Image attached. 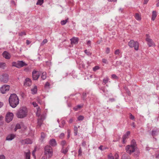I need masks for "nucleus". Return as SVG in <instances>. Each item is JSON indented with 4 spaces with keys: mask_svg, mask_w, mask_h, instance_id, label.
I'll return each instance as SVG.
<instances>
[{
    "mask_svg": "<svg viewBox=\"0 0 159 159\" xmlns=\"http://www.w3.org/2000/svg\"><path fill=\"white\" fill-rule=\"evenodd\" d=\"M9 102L10 106L12 108H15L19 103V99L17 95L15 93L11 95L9 98Z\"/></svg>",
    "mask_w": 159,
    "mask_h": 159,
    "instance_id": "1",
    "label": "nucleus"
},
{
    "mask_svg": "<svg viewBox=\"0 0 159 159\" xmlns=\"http://www.w3.org/2000/svg\"><path fill=\"white\" fill-rule=\"evenodd\" d=\"M28 110L25 107H20L17 111L16 115L19 118H23L26 117L27 115Z\"/></svg>",
    "mask_w": 159,
    "mask_h": 159,
    "instance_id": "2",
    "label": "nucleus"
},
{
    "mask_svg": "<svg viewBox=\"0 0 159 159\" xmlns=\"http://www.w3.org/2000/svg\"><path fill=\"white\" fill-rule=\"evenodd\" d=\"M44 154L48 159L51 158L53 156V150L52 147L49 145H46L44 148Z\"/></svg>",
    "mask_w": 159,
    "mask_h": 159,
    "instance_id": "3",
    "label": "nucleus"
},
{
    "mask_svg": "<svg viewBox=\"0 0 159 159\" xmlns=\"http://www.w3.org/2000/svg\"><path fill=\"white\" fill-rule=\"evenodd\" d=\"M136 146L135 140H132L131 144L126 146L125 148L126 152L128 153L131 154L135 151L136 149L137 148Z\"/></svg>",
    "mask_w": 159,
    "mask_h": 159,
    "instance_id": "4",
    "label": "nucleus"
},
{
    "mask_svg": "<svg viewBox=\"0 0 159 159\" xmlns=\"http://www.w3.org/2000/svg\"><path fill=\"white\" fill-rule=\"evenodd\" d=\"M128 45L130 48H134L135 50L137 51L139 49V44L137 41L131 40L128 43Z\"/></svg>",
    "mask_w": 159,
    "mask_h": 159,
    "instance_id": "5",
    "label": "nucleus"
},
{
    "mask_svg": "<svg viewBox=\"0 0 159 159\" xmlns=\"http://www.w3.org/2000/svg\"><path fill=\"white\" fill-rule=\"evenodd\" d=\"M146 40L147 42V44L149 47L155 46V44L152 40L150 38V37L148 34H146Z\"/></svg>",
    "mask_w": 159,
    "mask_h": 159,
    "instance_id": "6",
    "label": "nucleus"
},
{
    "mask_svg": "<svg viewBox=\"0 0 159 159\" xmlns=\"http://www.w3.org/2000/svg\"><path fill=\"white\" fill-rule=\"evenodd\" d=\"M0 80L3 83H6L8 81V75L7 74H3L0 76Z\"/></svg>",
    "mask_w": 159,
    "mask_h": 159,
    "instance_id": "7",
    "label": "nucleus"
},
{
    "mask_svg": "<svg viewBox=\"0 0 159 159\" xmlns=\"http://www.w3.org/2000/svg\"><path fill=\"white\" fill-rule=\"evenodd\" d=\"M10 87L9 85H4L0 89V91L2 94L5 93L7 92L10 89Z\"/></svg>",
    "mask_w": 159,
    "mask_h": 159,
    "instance_id": "8",
    "label": "nucleus"
},
{
    "mask_svg": "<svg viewBox=\"0 0 159 159\" xmlns=\"http://www.w3.org/2000/svg\"><path fill=\"white\" fill-rule=\"evenodd\" d=\"M13 114L11 112L7 113L6 116V121L8 123L10 122L13 118Z\"/></svg>",
    "mask_w": 159,
    "mask_h": 159,
    "instance_id": "9",
    "label": "nucleus"
},
{
    "mask_svg": "<svg viewBox=\"0 0 159 159\" xmlns=\"http://www.w3.org/2000/svg\"><path fill=\"white\" fill-rule=\"evenodd\" d=\"M32 77L34 80H37L40 76L39 73L37 71L34 70L32 72Z\"/></svg>",
    "mask_w": 159,
    "mask_h": 159,
    "instance_id": "10",
    "label": "nucleus"
},
{
    "mask_svg": "<svg viewBox=\"0 0 159 159\" xmlns=\"http://www.w3.org/2000/svg\"><path fill=\"white\" fill-rule=\"evenodd\" d=\"M3 57L7 59H10L11 58V54L7 51H4L2 53Z\"/></svg>",
    "mask_w": 159,
    "mask_h": 159,
    "instance_id": "11",
    "label": "nucleus"
},
{
    "mask_svg": "<svg viewBox=\"0 0 159 159\" xmlns=\"http://www.w3.org/2000/svg\"><path fill=\"white\" fill-rule=\"evenodd\" d=\"M130 132L128 131L122 137V143L123 144H125L126 143V141L125 140L128 138V137L129 135H130Z\"/></svg>",
    "mask_w": 159,
    "mask_h": 159,
    "instance_id": "12",
    "label": "nucleus"
},
{
    "mask_svg": "<svg viewBox=\"0 0 159 159\" xmlns=\"http://www.w3.org/2000/svg\"><path fill=\"white\" fill-rule=\"evenodd\" d=\"M18 68H20L21 67L27 66V64L25 62L22 61H18Z\"/></svg>",
    "mask_w": 159,
    "mask_h": 159,
    "instance_id": "13",
    "label": "nucleus"
},
{
    "mask_svg": "<svg viewBox=\"0 0 159 159\" xmlns=\"http://www.w3.org/2000/svg\"><path fill=\"white\" fill-rule=\"evenodd\" d=\"M24 82V85L27 86H30L32 84L31 80L29 78H26Z\"/></svg>",
    "mask_w": 159,
    "mask_h": 159,
    "instance_id": "14",
    "label": "nucleus"
},
{
    "mask_svg": "<svg viewBox=\"0 0 159 159\" xmlns=\"http://www.w3.org/2000/svg\"><path fill=\"white\" fill-rule=\"evenodd\" d=\"M22 143L23 144H31L32 143L31 140L29 139H26L22 141Z\"/></svg>",
    "mask_w": 159,
    "mask_h": 159,
    "instance_id": "15",
    "label": "nucleus"
},
{
    "mask_svg": "<svg viewBox=\"0 0 159 159\" xmlns=\"http://www.w3.org/2000/svg\"><path fill=\"white\" fill-rule=\"evenodd\" d=\"M78 40L79 39L78 38L73 37L70 39L71 43L72 44H77L78 43Z\"/></svg>",
    "mask_w": 159,
    "mask_h": 159,
    "instance_id": "16",
    "label": "nucleus"
},
{
    "mask_svg": "<svg viewBox=\"0 0 159 159\" xmlns=\"http://www.w3.org/2000/svg\"><path fill=\"white\" fill-rule=\"evenodd\" d=\"M49 144L52 146H55L57 145V143L56 140L54 139H51L49 141Z\"/></svg>",
    "mask_w": 159,
    "mask_h": 159,
    "instance_id": "17",
    "label": "nucleus"
},
{
    "mask_svg": "<svg viewBox=\"0 0 159 159\" xmlns=\"http://www.w3.org/2000/svg\"><path fill=\"white\" fill-rule=\"evenodd\" d=\"M15 136L13 134H10L8 135L7 138L6 139L8 140H11L15 137Z\"/></svg>",
    "mask_w": 159,
    "mask_h": 159,
    "instance_id": "18",
    "label": "nucleus"
},
{
    "mask_svg": "<svg viewBox=\"0 0 159 159\" xmlns=\"http://www.w3.org/2000/svg\"><path fill=\"white\" fill-rule=\"evenodd\" d=\"M69 149V147L68 146L67 148H66L65 149L64 148H62L61 152L64 153L65 154H66L68 151V150Z\"/></svg>",
    "mask_w": 159,
    "mask_h": 159,
    "instance_id": "19",
    "label": "nucleus"
},
{
    "mask_svg": "<svg viewBox=\"0 0 159 159\" xmlns=\"http://www.w3.org/2000/svg\"><path fill=\"white\" fill-rule=\"evenodd\" d=\"M121 159H130V158L127 154L125 153L122 155Z\"/></svg>",
    "mask_w": 159,
    "mask_h": 159,
    "instance_id": "20",
    "label": "nucleus"
},
{
    "mask_svg": "<svg viewBox=\"0 0 159 159\" xmlns=\"http://www.w3.org/2000/svg\"><path fill=\"white\" fill-rule=\"evenodd\" d=\"M37 88L36 86H34V88L31 89L32 93L33 94H35L37 93Z\"/></svg>",
    "mask_w": 159,
    "mask_h": 159,
    "instance_id": "21",
    "label": "nucleus"
},
{
    "mask_svg": "<svg viewBox=\"0 0 159 159\" xmlns=\"http://www.w3.org/2000/svg\"><path fill=\"white\" fill-rule=\"evenodd\" d=\"M157 12L156 11H153L152 12V20H154L157 16Z\"/></svg>",
    "mask_w": 159,
    "mask_h": 159,
    "instance_id": "22",
    "label": "nucleus"
},
{
    "mask_svg": "<svg viewBox=\"0 0 159 159\" xmlns=\"http://www.w3.org/2000/svg\"><path fill=\"white\" fill-rule=\"evenodd\" d=\"M25 159H30V152L29 151L27 152H25Z\"/></svg>",
    "mask_w": 159,
    "mask_h": 159,
    "instance_id": "23",
    "label": "nucleus"
},
{
    "mask_svg": "<svg viewBox=\"0 0 159 159\" xmlns=\"http://www.w3.org/2000/svg\"><path fill=\"white\" fill-rule=\"evenodd\" d=\"M46 136L45 134L43 132H42L41 133V138L40 139V140L42 142L44 139L45 138V137Z\"/></svg>",
    "mask_w": 159,
    "mask_h": 159,
    "instance_id": "24",
    "label": "nucleus"
},
{
    "mask_svg": "<svg viewBox=\"0 0 159 159\" xmlns=\"http://www.w3.org/2000/svg\"><path fill=\"white\" fill-rule=\"evenodd\" d=\"M47 77L46 73V72H44L42 73V75L41 77V78L43 80H45Z\"/></svg>",
    "mask_w": 159,
    "mask_h": 159,
    "instance_id": "25",
    "label": "nucleus"
},
{
    "mask_svg": "<svg viewBox=\"0 0 159 159\" xmlns=\"http://www.w3.org/2000/svg\"><path fill=\"white\" fill-rule=\"evenodd\" d=\"M60 144L62 148H64V146L66 144V142L65 140H63L61 141Z\"/></svg>",
    "mask_w": 159,
    "mask_h": 159,
    "instance_id": "26",
    "label": "nucleus"
},
{
    "mask_svg": "<svg viewBox=\"0 0 159 159\" xmlns=\"http://www.w3.org/2000/svg\"><path fill=\"white\" fill-rule=\"evenodd\" d=\"M74 130L75 135H77L78 133V128L76 126H74Z\"/></svg>",
    "mask_w": 159,
    "mask_h": 159,
    "instance_id": "27",
    "label": "nucleus"
},
{
    "mask_svg": "<svg viewBox=\"0 0 159 159\" xmlns=\"http://www.w3.org/2000/svg\"><path fill=\"white\" fill-rule=\"evenodd\" d=\"M43 2V0H38L36 5H41Z\"/></svg>",
    "mask_w": 159,
    "mask_h": 159,
    "instance_id": "28",
    "label": "nucleus"
},
{
    "mask_svg": "<svg viewBox=\"0 0 159 159\" xmlns=\"http://www.w3.org/2000/svg\"><path fill=\"white\" fill-rule=\"evenodd\" d=\"M135 17L137 20H140L141 19L140 16L138 13L136 14Z\"/></svg>",
    "mask_w": 159,
    "mask_h": 159,
    "instance_id": "29",
    "label": "nucleus"
},
{
    "mask_svg": "<svg viewBox=\"0 0 159 159\" xmlns=\"http://www.w3.org/2000/svg\"><path fill=\"white\" fill-rule=\"evenodd\" d=\"M18 61L17 62L14 61L12 63V65L13 66L16 67L18 68Z\"/></svg>",
    "mask_w": 159,
    "mask_h": 159,
    "instance_id": "30",
    "label": "nucleus"
},
{
    "mask_svg": "<svg viewBox=\"0 0 159 159\" xmlns=\"http://www.w3.org/2000/svg\"><path fill=\"white\" fill-rule=\"evenodd\" d=\"M48 40L46 39H44L42 41V42L41 43L40 46H43L45 44L47 43L48 42Z\"/></svg>",
    "mask_w": 159,
    "mask_h": 159,
    "instance_id": "31",
    "label": "nucleus"
},
{
    "mask_svg": "<svg viewBox=\"0 0 159 159\" xmlns=\"http://www.w3.org/2000/svg\"><path fill=\"white\" fill-rule=\"evenodd\" d=\"M20 128L21 127L20 124H16L14 129L15 131H16L17 129H20Z\"/></svg>",
    "mask_w": 159,
    "mask_h": 159,
    "instance_id": "32",
    "label": "nucleus"
},
{
    "mask_svg": "<svg viewBox=\"0 0 159 159\" xmlns=\"http://www.w3.org/2000/svg\"><path fill=\"white\" fill-rule=\"evenodd\" d=\"M82 150L81 147H80L78 151V156H81L82 155Z\"/></svg>",
    "mask_w": 159,
    "mask_h": 159,
    "instance_id": "33",
    "label": "nucleus"
},
{
    "mask_svg": "<svg viewBox=\"0 0 159 159\" xmlns=\"http://www.w3.org/2000/svg\"><path fill=\"white\" fill-rule=\"evenodd\" d=\"M108 77H106L105 78L103 79V82L105 84L108 82Z\"/></svg>",
    "mask_w": 159,
    "mask_h": 159,
    "instance_id": "34",
    "label": "nucleus"
},
{
    "mask_svg": "<svg viewBox=\"0 0 159 159\" xmlns=\"http://www.w3.org/2000/svg\"><path fill=\"white\" fill-rule=\"evenodd\" d=\"M6 66V64L4 62H0V68H4Z\"/></svg>",
    "mask_w": 159,
    "mask_h": 159,
    "instance_id": "35",
    "label": "nucleus"
},
{
    "mask_svg": "<svg viewBox=\"0 0 159 159\" xmlns=\"http://www.w3.org/2000/svg\"><path fill=\"white\" fill-rule=\"evenodd\" d=\"M108 159H114V157L111 153H110L108 155Z\"/></svg>",
    "mask_w": 159,
    "mask_h": 159,
    "instance_id": "36",
    "label": "nucleus"
},
{
    "mask_svg": "<svg viewBox=\"0 0 159 159\" xmlns=\"http://www.w3.org/2000/svg\"><path fill=\"white\" fill-rule=\"evenodd\" d=\"M157 130H153L152 132V136H155L156 135Z\"/></svg>",
    "mask_w": 159,
    "mask_h": 159,
    "instance_id": "37",
    "label": "nucleus"
},
{
    "mask_svg": "<svg viewBox=\"0 0 159 159\" xmlns=\"http://www.w3.org/2000/svg\"><path fill=\"white\" fill-rule=\"evenodd\" d=\"M84 117L82 116H80L78 117V120H83Z\"/></svg>",
    "mask_w": 159,
    "mask_h": 159,
    "instance_id": "38",
    "label": "nucleus"
},
{
    "mask_svg": "<svg viewBox=\"0 0 159 159\" xmlns=\"http://www.w3.org/2000/svg\"><path fill=\"white\" fill-rule=\"evenodd\" d=\"M84 52L88 55H90L91 54L90 52L88 51L87 50H85Z\"/></svg>",
    "mask_w": 159,
    "mask_h": 159,
    "instance_id": "39",
    "label": "nucleus"
},
{
    "mask_svg": "<svg viewBox=\"0 0 159 159\" xmlns=\"http://www.w3.org/2000/svg\"><path fill=\"white\" fill-rule=\"evenodd\" d=\"M120 53V50L118 49L116 50L115 52V54L116 55H119Z\"/></svg>",
    "mask_w": 159,
    "mask_h": 159,
    "instance_id": "40",
    "label": "nucleus"
},
{
    "mask_svg": "<svg viewBox=\"0 0 159 159\" xmlns=\"http://www.w3.org/2000/svg\"><path fill=\"white\" fill-rule=\"evenodd\" d=\"M99 69V67L98 66H96L93 68V70L94 71H96L97 70Z\"/></svg>",
    "mask_w": 159,
    "mask_h": 159,
    "instance_id": "41",
    "label": "nucleus"
},
{
    "mask_svg": "<svg viewBox=\"0 0 159 159\" xmlns=\"http://www.w3.org/2000/svg\"><path fill=\"white\" fill-rule=\"evenodd\" d=\"M129 118L130 119L134 120V116L131 114H129Z\"/></svg>",
    "mask_w": 159,
    "mask_h": 159,
    "instance_id": "42",
    "label": "nucleus"
},
{
    "mask_svg": "<svg viewBox=\"0 0 159 159\" xmlns=\"http://www.w3.org/2000/svg\"><path fill=\"white\" fill-rule=\"evenodd\" d=\"M67 20H62L61 22V24L62 25H64L67 23Z\"/></svg>",
    "mask_w": 159,
    "mask_h": 159,
    "instance_id": "43",
    "label": "nucleus"
},
{
    "mask_svg": "<svg viewBox=\"0 0 159 159\" xmlns=\"http://www.w3.org/2000/svg\"><path fill=\"white\" fill-rule=\"evenodd\" d=\"M111 77L112 79H117V76L115 74H113L111 75Z\"/></svg>",
    "mask_w": 159,
    "mask_h": 159,
    "instance_id": "44",
    "label": "nucleus"
},
{
    "mask_svg": "<svg viewBox=\"0 0 159 159\" xmlns=\"http://www.w3.org/2000/svg\"><path fill=\"white\" fill-rule=\"evenodd\" d=\"M82 98L83 100H84L86 97V93H84L82 95Z\"/></svg>",
    "mask_w": 159,
    "mask_h": 159,
    "instance_id": "45",
    "label": "nucleus"
},
{
    "mask_svg": "<svg viewBox=\"0 0 159 159\" xmlns=\"http://www.w3.org/2000/svg\"><path fill=\"white\" fill-rule=\"evenodd\" d=\"M115 159H119V156L118 153L117 152L115 154Z\"/></svg>",
    "mask_w": 159,
    "mask_h": 159,
    "instance_id": "46",
    "label": "nucleus"
},
{
    "mask_svg": "<svg viewBox=\"0 0 159 159\" xmlns=\"http://www.w3.org/2000/svg\"><path fill=\"white\" fill-rule=\"evenodd\" d=\"M64 134L63 133H62L60 134L59 137L61 139H63L64 138Z\"/></svg>",
    "mask_w": 159,
    "mask_h": 159,
    "instance_id": "47",
    "label": "nucleus"
},
{
    "mask_svg": "<svg viewBox=\"0 0 159 159\" xmlns=\"http://www.w3.org/2000/svg\"><path fill=\"white\" fill-rule=\"evenodd\" d=\"M82 107H83V106H81L80 105H78L77 106V108H74V109H75V110L76 111V110H77L78 109Z\"/></svg>",
    "mask_w": 159,
    "mask_h": 159,
    "instance_id": "48",
    "label": "nucleus"
},
{
    "mask_svg": "<svg viewBox=\"0 0 159 159\" xmlns=\"http://www.w3.org/2000/svg\"><path fill=\"white\" fill-rule=\"evenodd\" d=\"M19 35L20 36H22L23 35H25L26 34L25 32H21L20 33H19Z\"/></svg>",
    "mask_w": 159,
    "mask_h": 159,
    "instance_id": "49",
    "label": "nucleus"
},
{
    "mask_svg": "<svg viewBox=\"0 0 159 159\" xmlns=\"http://www.w3.org/2000/svg\"><path fill=\"white\" fill-rule=\"evenodd\" d=\"M106 53L107 54H108L110 52V48H107L106 49Z\"/></svg>",
    "mask_w": 159,
    "mask_h": 159,
    "instance_id": "50",
    "label": "nucleus"
},
{
    "mask_svg": "<svg viewBox=\"0 0 159 159\" xmlns=\"http://www.w3.org/2000/svg\"><path fill=\"white\" fill-rule=\"evenodd\" d=\"M0 159H5V157L3 155H0Z\"/></svg>",
    "mask_w": 159,
    "mask_h": 159,
    "instance_id": "51",
    "label": "nucleus"
},
{
    "mask_svg": "<svg viewBox=\"0 0 159 159\" xmlns=\"http://www.w3.org/2000/svg\"><path fill=\"white\" fill-rule=\"evenodd\" d=\"M32 104L34 107H36L38 106V104L35 102H33Z\"/></svg>",
    "mask_w": 159,
    "mask_h": 159,
    "instance_id": "52",
    "label": "nucleus"
},
{
    "mask_svg": "<svg viewBox=\"0 0 159 159\" xmlns=\"http://www.w3.org/2000/svg\"><path fill=\"white\" fill-rule=\"evenodd\" d=\"M35 151H36V150L35 149L33 151V152H32V155L34 156V158H35Z\"/></svg>",
    "mask_w": 159,
    "mask_h": 159,
    "instance_id": "53",
    "label": "nucleus"
},
{
    "mask_svg": "<svg viewBox=\"0 0 159 159\" xmlns=\"http://www.w3.org/2000/svg\"><path fill=\"white\" fill-rule=\"evenodd\" d=\"M103 147V146L102 145H101L98 148L101 151H103L104 150V149H102V147Z\"/></svg>",
    "mask_w": 159,
    "mask_h": 159,
    "instance_id": "54",
    "label": "nucleus"
},
{
    "mask_svg": "<svg viewBox=\"0 0 159 159\" xmlns=\"http://www.w3.org/2000/svg\"><path fill=\"white\" fill-rule=\"evenodd\" d=\"M102 62L104 63H107V60L105 59H103L102 60Z\"/></svg>",
    "mask_w": 159,
    "mask_h": 159,
    "instance_id": "55",
    "label": "nucleus"
},
{
    "mask_svg": "<svg viewBox=\"0 0 159 159\" xmlns=\"http://www.w3.org/2000/svg\"><path fill=\"white\" fill-rule=\"evenodd\" d=\"M86 145V142L84 141H83L82 143V146H85V145Z\"/></svg>",
    "mask_w": 159,
    "mask_h": 159,
    "instance_id": "56",
    "label": "nucleus"
},
{
    "mask_svg": "<svg viewBox=\"0 0 159 159\" xmlns=\"http://www.w3.org/2000/svg\"><path fill=\"white\" fill-rule=\"evenodd\" d=\"M61 123L62 126H63L65 124V121L64 120H62Z\"/></svg>",
    "mask_w": 159,
    "mask_h": 159,
    "instance_id": "57",
    "label": "nucleus"
},
{
    "mask_svg": "<svg viewBox=\"0 0 159 159\" xmlns=\"http://www.w3.org/2000/svg\"><path fill=\"white\" fill-rule=\"evenodd\" d=\"M158 153V154H156V157L157 158H159V150Z\"/></svg>",
    "mask_w": 159,
    "mask_h": 159,
    "instance_id": "58",
    "label": "nucleus"
},
{
    "mask_svg": "<svg viewBox=\"0 0 159 159\" xmlns=\"http://www.w3.org/2000/svg\"><path fill=\"white\" fill-rule=\"evenodd\" d=\"M87 44L89 46H90L91 45V41L89 40L88 41L87 43Z\"/></svg>",
    "mask_w": 159,
    "mask_h": 159,
    "instance_id": "59",
    "label": "nucleus"
},
{
    "mask_svg": "<svg viewBox=\"0 0 159 159\" xmlns=\"http://www.w3.org/2000/svg\"><path fill=\"white\" fill-rule=\"evenodd\" d=\"M73 119H72L71 118L69 120V122L70 123H71L73 122Z\"/></svg>",
    "mask_w": 159,
    "mask_h": 159,
    "instance_id": "60",
    "label": "nucleus"
},
{
    "mask_svg": "<svg viewBox=\"0 0 159 159\" xmlns=\"http://www.w3.org/2000/svg\"><path fill=\"white\" fill-rule=\"evenodd\" d=\"M30 43V42L28 40H26V43L27 45L29 44Z\"/></svg>",
    "mask_w": 159,
    "mask_h": 159,
    "instance_id": "61",
    "label": "nucleus"
},
{
    "mask_svg": "<svg viewBox=\"0 0 159 159\" xmlns=\"http://www.w3.org/2000/svg\"><path fill=\"white\" fill-rule=\"evenodd\" d=\"M48 158V157H47L43 156L42 157L41 159H47Z\"/></svg>",
    "mask_w": 159,
    "mask_h": 159,
    "instance_id": "62",
    "label": "nucleus"
},
{
    "mask_svg": "<svg viewBox=\"0 0 159 159\" xmlns=\"http://www.w3.org/2000/svg\"><path fill=\"white\" fill-rule=\"evenodd\" d=\"M49 83L48 82H47L45 84V86H49Z\"/></svg>",
    "mask_w": 159,
    "mask_h": 159,
    "instance_id": "63",
    "label": "nucleus"
},
{
    "mask_svg": "<svg viewBox=\"0 0 159 159\" xmlns=\"http://www.w3.org/2000/svg\"><path fill=\"white\" fill-rule=\"evenodd\" d=\"M157 3L156 4V6L157 7H159V0H158L157 1Z\"/></svg>",
    "mask_w": 159,
    "mask_h": 159,
    "instance_id": "64",
    "label": "nucleus"
}]
</instances>
